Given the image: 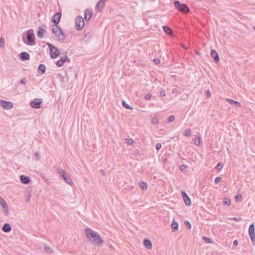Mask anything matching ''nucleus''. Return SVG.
<instances>
[{"mask_svg": "<svg viewBox=\"0 0 255 255\" xmlns=\"http://www.w3.org/2000/svg\"><path fill=\"white\" fill-rule=\"evenodd\" d=\"M46 32V30L42 28V27L40 26L38 28V32H37V36L41 38L43 36L44 34Z\"/></svg>", "mask_w": 255, "mask_h": 255, "instance_id": "nucleus-19", "label": "nucleus"}, {"mask_svg": "<svg viewBox=\"0 0 255 255\" xmlns=\"http://www.w3.org/2000/svg\"><path fill=\"white\" fill-rule=\"evenodd\" d=\"M93 14L92 10L89 9H87L85 11L84 18L87 21L91 19Z\"/></svg>", "mask_w": 255, "mask_h": 255, "instance_id": "nucleus-14", "label": "nucleus"}, {"mask_svg": "<svg viewBox=\"0 0 255 255\" xmlns=\"http://www.w3.org/2000/svg\"><path fill=\"white\" fill-rule=\"evenodd\" d=\"M163 29L164 30V31L168 34H171L173 33L172 30L170 27L167 26H163Z\"/></svg>", "mask_w": 255, "mask_h": 255, "instance_id": "nucleus-26", "label": "nucleus"}, {"mask_svg": "<svg viewBox=\"0 0 255 255\" xmlns=\"http://www.w3.org/2000/svg\"><path fill=\"white\" fill-rule=\"evenodd\" d=\"M185 224L186 225L188 229L190 230L191 228V224L188 221H186L185 222Z\"/></svg>", "mask_w": 255, "mask_h": 255, "instance_id": "nucleus-38", "label": "nucleus"}, {"mask_svg": "<svg viewBox=\"0 0 255 255\" xmlns=\"http://www.w3.org/2000/svg\"><path fill=\"white\" fill-rule=\"evenodd\" d=\"M62 13L61 12H57L55 13L52 18V21L54 23V25H58V24L60 22Z\"/></svg>", "mask_w": 255, "mask_h": 255, "instance_id": "nucleus-9", "label": "nucleus"}, {"mask_svg": "<svg viewBox=\"0 0 255 255\" xmlns=\"http://www.w3.org/2000/svg\"><path fill=\"white\" fill-rule=\"evenodd\" d=\"M46 45L50 49V55L51 58L55 59L60 55V52L56 47L49 42H47Z\"/></svg>", "mask_w": 255, "mask_h": 255, "instance_id": "nucleus-4", "label": "nucleus"}, {"mask_svg": "<svg viewBox=\"0 0 255 255\" xmlns=\"http://www.w3.org/2000/svg\"><path fill=\"white\" fill-rule=\"evenodd\" d=\"M101 173L103 175H105V172L104 170H101Z\"/></svg>", "mask_w": 255, "mask_h": 255, "instance_id": "nucleus-55", "label": "nucleus"}, {"mask_svg": "<svg viewBox=\"0 0 255 255\" xmlns=\"http://www.w3.org/2000/svg\"><path fill=\"white\" fill-rule=\"evenodd\" d=\"M44 250L47 254H51L53 253L52 249L46 244L44 245Z\"/></svg>", "mask_w": 255, "mask_h": 255, "instance_id": "nucleus-22", "label": "nucleus"}, {"mask_svg": "<svg viewBox=\"0 0 255 255\" xmlns=\"http://www.w3.org/2000/svg\"><path fill=\"white\" fill-rule=\"evenodd\" d=\"M30 56L26 52H22L20 54V59L22 61L27 60L29 59Z\"/></svg>", "mask_w": 255, "mask_h": 255, "instance_id": "nucleus-17", "label": "nucleus"}, {"mask_svg": "<svg viewBox=\"0 0 255 255\" xmlns=\"http://www.w3.org/2000/svg\"><path fill=\"white\" fill-rule=\"evenodd\" d=\"M201 142V139L200 136H197L195 138L194 143L196 145H199Z\"/></svg>", "mask_w": 255, "mask_h": 255, "instance_id": "nucleus-29", "label": "nucleus"}, {"mask_svg": "<svg viewBox=\"0 0 255 255\" xmlns=\"http://www.w3.org/2000/svg\"><path fill=\"white\" fill-rule=\"evenodd\" d=\"M0 204L2 207L5 216H7L8 214V208L7 206V204L5 201V200L0 196Z\"/></svg>", "mask_w": 255, "mask_h": 255, "instance_id": "nucleus-11", "label": "nucleus"}, {"mask_svg": "<svg viewBox=\"0 0 255 255\" xmlns=\"http://www.w3.org/2000/svg\"><path fill=\"white\" fill-rule=\"evenodd\" d=\"M249 234L251 238L253 245H255V225L254 223L251 224L249 227Z\"/></svg>", "mask_w": 255, "mask_h": 255, "instance_id": "nucleus-8", "label": "nucleus"}, {"mask_svg": "<svg viewBox=\"0 0 255 255\" xmlns=\"http://www.w3.org/2000/svg\"><path fill=\"white\" fill-rule=\"evenodd\" d=\"M226 101L232 105H236L237 107H240L241 106L240 103L238 101L230 99H227Z\"/></svg>", "mask_w": 255, "mask_h": 255, "instance_id": "nucleus-21", "label": "nucleus"}, {"mask_svg": "<svg viewBox=\"0 0 255 255\" xmlns=\"http://www.w3.org/2000/svg\"><path fill=\"white\" fill-rule=\"evenodd\" d=\"M222 180V178L220 176L216 177L215 179V183L216 184H218Z\"/></svg>", "mask_w": 255, "mask_h": 255, "instance_id": "nucleus-37", "label": "nucleus"}, {"mask_svg": "<svg viewBox=\"0 0 255 255\" xmlns=\"http://www.w3.org/2000/svg\"><path fill=\"white\" fill-rule=\"evenodd\" d=\"M62 55L63 56V57L67 56V52L63 53Z\"/></svg>", "mask_w": 255, "mask_h": 255, "instance_id": "nucleus-56", "label": "nucleus"}, {"mask_svg": "<svg viewBox=\"0 0 255 255\" xmlns=\"http://www.w3.org/2000/svg\"><path fill=\"white\" fill-rule=\"evenodd\" d=\"M174 120H175V117L173 115L170 116L168 118V122L171 123V122L174 121Z\"/></svg>", "mask_w": 255, "mask_h": 255, "instance_id": "nucleus-39", "label": "nucleus"}, {"mask_svg": "<svg viewBox=\"0 0 255 255\" xmlns=\"http://www.w3.org/2000/svg\"><path fill=\"white\" fill-rule=\"evenodd\" d=\"M20 180L21 183L24 184H28L30 182L31 179L29 177L21 175L20 176Z\"/></svg>", "mask_w": 255, "mask_h": 255, "instance_id": "nucleus-13", "label": "nucleus"}, {"mask_svg": "<svg viewBox=\"0 0 255 255\" xmlns=\"http://www.w3.org/2000/svg\"><path fill=\"white\" fill-rule=\"evenodd\" d=\"M203 240L207 243H212V240L206 237H203Z\"/></svg>", "mask_w": 255, "mask_h": 255, "instance_id": "nucleus-35", "label": "nucleus"}, {"mask_svg": "<svg viewBox=\"0 0 255 255\" xmlns=\"http://www.w3.org/2000/svg\"><path fill=\"white\" fill-rule=\"evenodd\" d=\"M65 62L64 57H62L58 61L56 62V65L60 67L63 65V64Z\"/></svg>", "mask_w": 255, "mask_h": 255, "instance_id": "nucleus-25", "label": "nucleus"}, {"mask_svg": "<svg viewBox=\"0 0 255 255\" xmlns=\"http://www.w3.org/2000/svg\"><path fill=\"white\" fill-rule=\"evenodd\" d=\"M26 83V79L25 78H22L20 82V83L22 84H25Z\"/></svg>", "mask_w": 255, "mask_h": 255, "instance_id": "nucleus-47", "label": "nucleus"}, {"mask_svg": "<svg viewBox=\"0 0 255 255\" xmlns=\"http://www.w3.org/2000/svg\"><path fill=\"white\" fill-rule=\"evenodd\" d=\"M140 187L143 190H146L147 188V184L144 182H141L139 184Z\"/></svg>", "mask_w": 255, "mask_h": 255, "instance_id": "nucleus-30", "label": "nucleus"}, {"mask_svg": "<svg viewBox=\"0 0 255 255\" xmlns=\"http://www.w3.org/2000/svg\"><path fill=\"white\" fill-rule=\"evenodd\" d=\"M161 144L160 143H157L156 144V149L158 150L161 148Z\"/></svg>", "mask_w": 255, "mask_h": 255, "instance_id": "nucleus-43", "label": "nucleus"}, {"mask_svg": "<svg viewBox=\"0 0 255 255\" xmlns=\"http://www.w3.org/2000/svg\"><path fill=\"white\" fill-rule=\"evenodd\" d=\"M143 245L147 249L150 250L152 249V243L148 239H146L143 240Z\"/></svg>", "mask_w": 255, "mask_h": 255, "instance_id": "nucleus-18", "label": "nucleus"}, {"mask_svg": "<svg viewBox=\"0 0 255 255\" xmlns=\"http://www.w3.org/2000/svg\"><path fill=\"white\" fill-rule=\"evenodd\" d=\"M2 230L4 232L8 233L11 231V227L9 224L5 223L2 227Z\"/></svg>", "mask_w": 255, "mask_h": 255, "instance_id": "nucleus-20", "label": "nucleus"}, {"mask_svg": "<svg viewBox=\"0 0 255 255\" xmlns=\"http://www.w3.org/2000/svg\"><path fill=\"white\" fill-rule=\"evenodd\" d=\"M151 98V95L150 94H147L145 96V99L147 100H149Z\"/></svg>", "mask_w": 255, "mask_h": 255, "instance_id": "nucleus-44", "label": "nucleus"}, {"mask_svg": "<svg viewBox=\"0 0 255 255\" xmlns=\"http://www.w3.org/2000/svg\"><path fill=\"white\" fill-rule=\"evenodd\" d=\"M185 204L187 206H190L191 204V201L189 197L188 196L183 199Z\"/></svg>", "mask_w": 255, "mask_h": 255, "instance_id": "nucleus-31", "label": "nucleus"}, {"mask_svg": "<svg viewBox=\"0 0 255 255\" xmlns=\"http://www.w3.org/2000/svg\"><path fill=\"white\" fill-rule=\"evenodd\" d=\"M184 135L188 136L191 135V130L190 129H186L184 132Z\"/></svg>", "mask_w": 255, "mask_h": 255, "instance_id": "nucleus-34", "label": "nucleus"}, {"mask_svg": "<svg viewBox=\"0 0 255 255\" xmlns=\"http://www.w3.org/2000/svg\"><path fill=\"white\" fill-rule=\"evenodd\" d=\"M58 173L61 177H62L63 180L70 185H72L73 184V182L71 179V178L67 174L66 172L60 169L58 171Z\"/></svg>", "mask_w": 255, "mask_h": 255, "instance_id": "nucleus-6", "label": "nucleus"}, {"mask_svg": "<svg viewBox=\"0 0 255 255\" xmlns=\"http://www.w3.org/2000/svg\"><path fill=\"white\" fill-rule=\"evenodd\" d=\"M238 242L237 240H235L234 242H233V245L234 246H237L238 245Z\"/></svg>", "mask_w": 255, "mask_h": 255, "instance_id": "nucleus-54", "label": "nucleus"}, {"mask_svg": "<svg viewBox=\"0 0 255 255\" xmlns=\"http://www.w3.org/2000/svg\"><path fill=\"white\" fill-rule=\"evenodd\" d=\"M211 55L213 57V58L214 59L215 61L216 62H218L220 60L219 56L217 52V51L215 50H212L211 51Z\"/></svg>", "mask_w": 255, "mask_h": 255, "instance_id": "nucleus-16", "label": "nucleus"}, {"mask_svg": "<svg viewBox=\"0 0 255 255\" xmlns=\"http://www.w3.org/2000/svg\"><path fill=\"white\" fill-rule=\"evenodd\" d=\"M4 46V39L3 38H0V47H2Z\"/></svg>", "mask_w": 255, "mask_h": 255, "instance_id": "nucleus-42", "label": "nucleus"}, {"mask_svg": "<svg viewBox=\"0 0 255 255\" xmlns=\"http://www.w3.org/2000/svg\"><path fill=\"white\" fill-rule=\"evenodd\" d=\"M34 156L36 158V160H38L39 158V154L38 152H36L34 154Z\"/></svg>", "mask_w": 255, "mask_h": 255, "instance_id": "nucleus-50", "label": "nucleus"}, {"mask_svg": "<svg viewBox=\"0 0 255 255\" xmlns=\"http://www.w3.org/2000/svg\"><path fill=\"white\" fill-rule=\"evenodd\" d=\"M171 228H172V231L173 232H175L178 230V224L177 222H175L174 220H173L172 223Z\"/></svg>", "mask_w": 255, "mask_h": 255, "instance_id": "nucleus-23", "label": "nucleus"}, {"mask_svg": "<svg viewBox=\"0 0 255 255\" xmlns=\"http://www.w3.org/2000/svg\"><path fill=\"white\" fill-rule=\"evenodd\" d=\"M223 167V165L221 162H219L216 166V169L218 170H221Z\"/></svg>", "mask_w": 255, "mask_h": 255, "instance_id": "nucleus-33", "label": "nucleus"}, {"mask_svg": "<svg viewBox=\"0 0 255 255\" xmlns=\"http://www.w3.org/2000/svg\"><path fill=\"white\" fill-rule=\"evenodd\" d=\"M64 60H65V62L66 61H67L68 63H70V60L69 58L67 57V56H64Z\"/></svg>", "mask_w": 255, "mask_h": 255, "instance_id": "nucleus-52", "label": "nucleus"}, {"mask_svg": "<svg viewBox=\"0 0 255 255\" xmlns=\"http://www.w3.org/2000/svg\"><path fill=\"white\" fill-rule=\"evenodd\" d=\"M0 105L4 109L9 110L12 107V103L10 102L0 100Z\"/></svg>", "mask_w": 255, "mask_h": 255, "instance_id": "nucleus-10", "label": "nucleus"}, {"mask_svg": "<svg viewBox=\"0 0 255 255\" xmlns=\"http://www.w3.org/2000/svg\"><path fill=\"white\" fill-rule=\"evenodd\" d=\"M242 198V195L241 194H238L236 196V201H239Z\"/></svg>", "mask_w": 255, "mask_h": 255, "instance_id": "nucleus-46", "label": "nucleus"}, {"mask_svg": "<svg viewBox=\"0 0 255 255\" xmlns=\"http://www.w3.org/2000/svg\"><path fill=\"white\" fill-rule=\"evenodd\" d=\"M42 103V100L40 99H35L30 103V106L34 109L40 108V105Z\"/></svg>", "mask_w": 255, "mask_h": 255, "instance_id": "nucleus-12", "label": "nucleus"}, {"mask_svg": "<svg viewBox=\"0 0 255 255\" xmlns=\"http://www.w3.org/2000/svg\"><path fill=\"white\" fill-rule=\"evenodd\" d=\"M26 40L27 44L29 45H34L35 44V35L33 29H29L27 31Z\"/></svg>", "mask_w": 255, "mask_h": 255, "instance_id": "nucleus-5", "label": "nucleus"}, {"mask_svg": "<svg viewBox=\"0 0 255 255\" xmlns=\"http://www.w3.org/2000/svg\"><path fill=\"white\" fill-rule=\"evenodd\" d=\"M38 72H41V74H44L45 72V66L44 64H40L39 66H38Z\"/></svg>", "mask_w": 255, "mask_h": 255, "instance_id": "nucleus-24", "label": "nucleus"}, {"mask_svg": "<svg viewBox=\"0 0 255 255\" xmlns=\"http://www.w3.org/2000/svg\"><path fill=\"white\" fill-rule=\"evenodd\" d=\"M253 28L255 30V25L254 26Z\"/></svg>", "mask_w": 255, "mask_h": 255, "instance_id": "nucleus-57", "label": "nucleus"}, {"mask_svg": "<svg viewBox=\"0 0 255 255\" xmlns=\"http://www.w3.org/2000/svg\"><path fill=\"white\" fill-rule=\"evenodd\" d=\"M84 37L87 38V40L90 39L91 38V33L90 32H88L86 33L84 35Z\"/></svg>", "mask_w": 255, "mask_h": 255, "instance_id": "nucleus-36", "label": "nucleus"}, {"mask_svg": "<svg viewBox=\"0 0 255 255\" xmlns=\"http://www.w3.org/2000/svg\"><path fill=\"white\" fill-rule=\"evenodd\" d=\"M86 236L89 241L93 245L101 246L103 244V240L99 235V234L89 228H86L84 229Z\"/></svg>", "mask_w": 255, "mask_h": 255, "instance_id": "nucleus-1", "label": "nucleus"}, {"mask_svg": "<svg viewBox=\"0 0 255 255\" xmlns=\"http://www.w3.org/2000/svg\"><path fill=\"white\" fill-rule=\"evenodd\" d=\"M153 125L157 124L158 123V119L157 117H154L152 118L151 122Z\"/></svg>", "mask_w": 255, "mask_h": 255, "instance_id": "nucleus-32", "label": "nucleus"}, {"mask_svg": "<svg viewBox=\"0 0 255 255\" xmlns=\"http://www.w3.org/2000/svg\"><path fill=\"white\" fill-rule=\"evenodd\" d=\"M127 143L128 144H132L133 143V140L132 138L127 139Z\"/></svg>", "mask_w": 255, "mask_h": 255, "instance_id": "nucleus-40", "label": "nucleus"}, {"mask_svg": "<svg viewBox=\"0 0 255 255\" xmlns=\"http://www.w3.org/2000/svg\"><path fill=\"white\" fill-rule=\"evenodd\" d=\"M75 28L77 30L82 29L85 24V22L83 18L81 16H78L75 21Z\"/></svg>", "mask_w": 255, "mask_h": 255, "instance_id": "nucleus-7", "label": "nucleus"}, {"mask_svg": "<svg viewBox=\"0 0 255 255\" xmlns=\"http://www.w3.org/2000/svg\"><path fill=\"white\" fill-rule=\"evenodd\" d=\"M241 219H242L241 217H235L232 219V220L236 221H240L241 220Z\"/></svg>", "mask_w": 255, "mask_h": 255, "instance_id": "nucleus-49", "label": "nucleus"}, {"mask_svg": "<svg viewBox=\"0 0 255 255\" xmlns=\"http://www.w3.org/2000/svg\"><path fill=\"white\" fill-rule=\"evenodd\" d=\"M206 96L207 97V98H209L211 96V93L209 90H207L206 92Z\"/></svg>", "mask_w": 255, "mask_h": 255, "instance_id": "nucleus-45", "label": "nucleus"}, {"mask_svg": "<svg viewBox=\"0 0 255 255\" xmlns=\"http://www.w3.org/2000/svg\"><path fill=\"white\" fill-rule=\"evenodd\" d=\"M153 61L156 64H158L160 63V60L157 58H154L153 59Z\"/></svg>", "mask_w": 255, "mask_h": 255, "instance_id": "nucleus-51", "label": "nucleus"}, {"mask_svg": "<svg viewBox=\"0 0 255 255\" xmlns=\"http://www.w3.org/2000/svg\"><path fill=\"white\" fill-rule=\"evenodd\" d=\"M180 169L181 171H185L187 169V166L185 165H181L180 166Z\"/></svg>", "mask_w": 255, "mask_h": 255, "instance_id": "nucleus-41", "label": "nucleus"}, {"mask_svg": "<svg viewBox=\"0 0 255 255\" xmlns=\"http://www.w3.org/2000/svg\"><path fill=\"white\" fill-rule=\"evenodd\" d=\"M160 95L161 97H165V92L164 91H161L160 93Z\"/></svg>", "mask_w": 255, "mask_h": 255, "instance_id": "nucleus-53", "label": "nucleus"}, {"mask_svg": "<svg viewBox=\"0 0 255 255\" xmlns=\"http://www.w3.org/2000/svg\"><path fill=\"white\" fill-rule=\"evenodd\" d=\"M223 205L228 206H230L231 205L230 200L228 198H225L223 201Z\"/></svg>", "mask_w": 255, "mask_h": 255, "instance_id": "nucleus-28", "label": "nucleus"}, {"mask_svg": "<svg viewBox=\"0 0 255 255\" xmlns=\"http://www.w3.org/2000/svg\"><path fill=\"white\" fill-rule=\"evenodd\" d=\"M122 106L124 108H125L126 109H132V108L130 106L127 104V103L124 100L122 101Z\"/></svg>", "mask_w": 255, "mask_h": 255, "instance_id": "nucleus-27", "label": "nucleus"}, {"mask_svg": "<svg viewBox=\"0 0 255 255\" xmlns=\"http://www.w3.org/2000/svg\"><path fill=\"white\" fill-rule=\"evenodd\" d=\"M174 5L177 9L184 13H187L190 11L189 8L186 4L180 3L178 0H175L174 2Z\"/></svg>", "mask_w": 255, "mask_h": 255, "instance_id": "nucleus-3", "label": "nucleus"}, {"mask_svg": "<svg viewBox=\"0 0 255 255\" xmlns=\"http://www.w3.org/2000/svg\"><path fill=\"white\" fill-rule=\"evenodd\" d=\"M105 6V0H100L96 4V8L99 11H101Z\"/></svg>", "mask_w": 255, "mask_h": 255, "instance_id": "nucleus-15", "label": "nucleus"}, {"mask_svg": "<svg viewBox=\"0 0 255 255\" xmlns=\"http://www.w3.org/2000/svg\"><path fill=\"white\" fill-rule=\"evenodd\" d=\"M52 31L59 41H63L65 39V34L59 25H53Z\"/></svg>", "mask_w": 255, "mask_h": 255, "instance_id": "nucleus-2", "label": "nucleus"}, {"mask_svg": "<svg viewBox=\"0 0 255 255\" xmlns=\"http://www.w3.org/2000/svg\"><path fill=\"white\" fill-rule=\"evenodd\" d=\"M182 195L183 199L188 197L187 194L184 191L182 192Z\"/></svg>", "mask_w": 255, "mask_h": 255, "instance_id": "nucleus-48", "label": "nucleus"}]
</instances>
